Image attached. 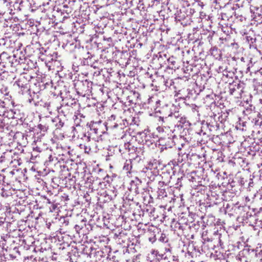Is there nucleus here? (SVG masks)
Returning <instances> with one entry per match:
<instances>
[{
    "mask_svg": "<svg viewBox=\"0 0 262 262\" xmlns=\"http://www.w3.org/2000/svg\"><path fill=\"white\" fill-rule=\"evenodd\" d=\"M107 130V124L105 122L101 121L93 122L91 125L90 134L93 136L96 135V141L99 142V140H102L101 138L102 135L105 134Z\"/></svg>",
    "mask_w": 262,
    "mask_h": 262,
    "instance_id": "1",
    "label": "nucleus"
},
{
    "mask_svg": "<svg viewBox=\"0 0 262 262\" xmlns=\"http://www.w3.org/2000/svg\"><path fill=\"white\" fill-rule=\"evenodd\" d=\"M79 147L81 149H83L85 153H89V152L93 150L94 151H97L99 150L100 147L98 145V142H95L93 143H88L86 144H79Z\"/></svg>",
    "mask_w": 262,
    "mask_h": 262,
    "instance_id": "2",
    "label": "nucleus"
},
{
    "mask_svg": "<svg viewBox=\"0 0 262 262\" xmlns=\"http://www.w3.org/2000/svg\"><path fill=\"white\" fill-rule=\"evenodd\" d=\"M80 139L82 141V144H86L88 143H93L96 141V138L95 136H91L90 133L88 135L83 134L81 135Z\"/></svg>",
    "mask_w": 262,
    "mask_h": 262,
    "instance_id": "3",
    "label": "nucleus"
},
{
    "mask_svg": "<svg viewBox=\"0 0 262 262\" xmlns=\"http://www.w3.org/2000/svg\"><path fill=\"white\" fill-rule=\"evenodd\" d=\"M240 85L239 84L230 85L229 87V93L230 95H234L235 92L239 89Z\"/></svg>",
    "mask_w": 262,
    "mask_h": 262,
    "instance_id": "4",
    "label": "nucleus"
},
{
    "mask_svg": "<svg viewBox=\"0 0 262 262\" xmlns=\"http://www.w3.org/2000/svg\"><path fill=\"white\" fill-rule=\"evenodd\" d=\"M171 118H174L175 119H179L180 118V120L179 121L182 123H184L185 122V118H183L182 117H180L179 114L178 112H175L173 114H170L168 116Z\"/></svg>",
    "mask_w": 262,
    "mask_h": 262,
    "instance_id": "5",
    "label": "nucleus"
},
{
    "mask_svg": "<svg viewBox=\"0 0 262 262\" xmlns=\"http://www.w3.org/2000/svg\"><path fill=\"white\" fill-rule=\"evenodd\" d=\"M38 95L37 94L33 93V97L32 98H29L28 101L30 103H33L34 104H36V103L38 102V101L35 100V98H38Z\"/></svg>",
    "mask_w": 262,
    "mask_h": 262,
    "instance_id": "6",
    "label": "nucleus"
},
{
    "mask_svg": "<svg viewBox=\"0 0 262 262\" xmlns=\"http://www.w3.org/2000/svg\"><path fill=\"white\" fill-rule=\"evenodd\" d=\"M38 128L40 130V131L43 132H46L48 129V127L46 126L43 125L42 124H39L38 125Z\"/></svg>",
    "mask_w": 262,
    "mask_h": 262,
    "instance_id": "7",
    "label": "nucleus"
},
{
    "mask_svg": "<svg viewBox=\"0 0 262 262\" xmlns=\"http://www.w3.org/2000/svg\"><path fill=\"white\" fill-rule=\"evenodd\" d=\"M164 123V119L163 117H159V124L162 125L163 123Z\"/></svg>",
    "mask_w": 262,
    "mask_h": 262,
    "instance_id": "8",
    "label": "nucleus"
},
{
    "mask_svg": "<svg viewBox=\"0 0 262 262\" xmlns=\"http://www.w3.org/2000/svg\"><path fill=\"white\" fill-rule=\"evenodd\" d=\"M196 3L197 4V5L201 7L202 8H203L204 5L203 3L199 1H195Z\"/></svg>",
    "mask_w": 262,
    "mask_h": 262,
    "instance_id": "9",
    "label": "nucleus"
},
{
    "mask_svg": "<svg viewBox=\"0 0 262 262\" xmlns=\"http://www.w3.org/2000/svg\"><path fill=\"white\" fill-rule=\"evenodd\" d=\"M128 164H127V165H125L124 166V169H128Z\"/></svg>",
    "mask_w": 262,
    "mask_h": 262,
    "instance_id": "10",
    "label": "nucleus"
},
{
    "mask_svg": "<svg viewBox=\"0 0 262 262\" xmlns=\"http://www.w3.org/2000/svg\"><path fill=\"white\" fill-rule=\"evenodd\" d=\"M4 89H5V92H6V93H5V95H7V89H6V88H4Z\"/></svg>",
    "mask_w": 262,
    "mask_h": 262,
    "instance_id": "11",
    "label": "nucleus"
},
{
    "mask_svg": "<svg viewBox=\"0 0 262 262\" xmlns=\"http://www.w3.org/2000/svg\"><path fill=\"white\" fill-rule=\"evenodd\" d=\"M117 126H118V125H117V124H115V125L114 126V127H117Z\"/></svg>",
    "mask_w": 262,
    "mask_h": 262,
    "instance_id": "12",
    "label": "nucleus"
},
{
    "mask_svg": "<svg viewBox=\"0 0 262 262\" xmlns=\"http://www.w3.org/2000/svg\"><path fill=\"white\" fill-rule=\"evenodd\" d=\"M106 160H109V159H108V158L107 157H106Z\"/></svg>",
    "mask_w": 262,
    "mask_h": 262,
    "instance_id": "13",
    "label": "nucleus"
},
{
    "mask_svg": "<svg viewBox=\"0 0 262 262\" xmlns=\"http://www.w3.org/2000/svg\"><path fill=\"white\" fill-rule=\"evenodd\" d=\"M111 118H113L114 119V117L113 116H112Z\"/></svg>",
    "mask_w": 262,
    "mask_h": 262,
    "instance_id": "14",
    "label": "nucleus"
}]
</instances>
